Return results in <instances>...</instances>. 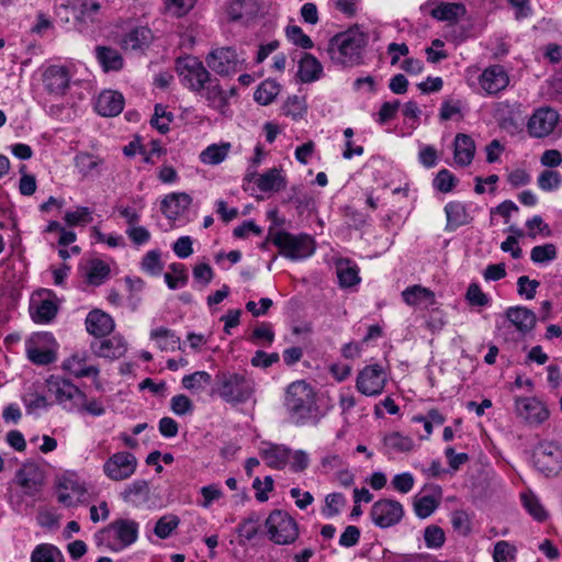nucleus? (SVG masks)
Masks as SVG:
<instances>
[{
  "mask_svg": "<svg viewBox=\"0 0 562 562\" xmlns=\"http://www.w3.org/2000/svg\"><path fill=\"white\" fill-rule=\"evenodd\" d=\"M479 83L487 94H496L506 89L509 76L503 66L492 65L483 70L479 77Z\"/></svg>",
  "mask_w": 562,
  "mask_h": 562,
  "instance_id": "nucleus-19",
  "label": "nucleus"
},
{
  "mask_svg": "<svg viewBox=\"0 0 562 562\" xmlns=\"http://www.w3.org/2000/svg\"><path fill=\"white\" fill-rule=\"evenodd\" d=\"M23 403L29 414H36L48 407L46 396L35 385L24 394Z\"/></svg>",
  "mask_w": 562,
  "mask_h": 562,
  "instance_id": "nucleus-45",
  "label": "nucleus"
},
{
  "mask_svg": "<svg viewBox=\"0 0 562 562\" xmlns=\"http://www.w3.org/2000/svg\"><path fill=\"white\" fill-rule=\"evenodd\" d=\"M88 333L95 337H104L114 329V322L110 315L101 311H92L86 319Z\"/></svg>",
  "mask_w": 562,
  "mask_h": 562,
  "instance_id": "nucleus-27",
  "label": "nucleus"
},
{
  "mask_svg": "<svg viewBox=\"0 0 562 562\" xmlns=\"http://www.w3.org/2000/svg\"><path fill=\"white\" fill-rule=\"evenodd\" d=\"M71 7L82 21L91 20L100 9V4L94 0H71Z\"/></svg>",
  "mask_w": 562,
  "mask_h": 562,
  "instance_id": "nucleus-52",
  "label": "nucleus"
},
{
  "mask_svg": "<svg viewBox=\"0 0 562 562\" xmlns=\"http://www.w3.org/2000/svg\"><path fill=\"white\" fill-rule=\"evenodd\" d=\"M465 12V7L462 3L441 2L431 10V16L439 21L456 23Z\"/></svg>",
  "mask_w": 562,
  "mask_h": 562,
  "instance_id": "nucleus-38",
  "label": "nucleus"
},
{
  "mask_svg": "<svg viewBox=\"0 0 562 562\" xmlns=\"http://www.w3.org/2000/svg\"><path fill=\"white\" fill-rule=\"evenodd\" d=\"M535 464L546 476H555L562 470V449L554 443L543 445L537 453Z\"/></svg>",
  "mask_w": 562,
  "mask_h": 562,
  "instance_id": "nucleus-15",
  "label": "nucleus"
},
{
  "mask_svg": "<svg viewBox=\"0 0 562 562\" xmlns=\"http://www.w3.org/2000/svg\"><path fill=\"white\" fill-rule=\"evenodd\" d=\"M369 35L359 26L339 32L329 38L326 53L333 65L353 68L363 64Z\"/></svg>",
  "mask_w": 562,
  "mask_h": 562,
  "instance_id": "nucleus-1",
  "label": "nucleus"
},
{
  "mask_svg": "<svg viewBox=\"0 0 562 562\" xmlns=\"http://www.w3.org/2000/svg\"><path fill=\"white\" fill-rule=\"evenodd\" d=\"M475 154L473 139L467 134H458L454 138L453 158L457 165L461 167L469 166Z\"/></svg>",
  "mask_w": 562,
  "mask_h": 562,
  "instance_id": "nucleus-31",
  "label": "nucleus"
},
{
  "mask_svg": "<svg viewBox=\"0 0 562 562\" xmlns=\"http://www.w3.org/2000/svg\"><path fill=\"white\" fill-rule=\"evenodd\" d=\"M323 75L321 61L312 54L304 53L299 61L297 76L304 83L318 80Z\"/></svg>",
  "mask_w": 562,
  "mask_h": 562,
  "instance_id": "nucleus-28",
  "label": "nucleus"
},
{
  "mask_svg": "<svg viewBox=\"0 0 562 562\" xmlns=\"http://www.w3.org/2000/svg\"><path fill=\"white\" fill-rule=\"evenodd\" d=\"M370 517L376 527L390 528L403 519L404 507L398 501L382 498L374 502L371 506Z\"/></svg>",
  "mask_w": 562,
  "mask_h": 562,
  "instance_id": "nucleus-10",
  "label": "nucleus"
},
{
  "mask_svg": "<svg viewBox=\"0 0 562 562\" xmlns=\"http://www.w3.org/2000/svg\"><path fill=\"white\" fill-rule=\"evenodd\" d=\"M286 36L295 45L308 49L313 47V41L311 37L303 33L302 29L296 25L286 27Z\"/></svg>",
  "mask_w": 562,
  "mask_h": 562,
  "instance_id": "nucleus-61",
  "label": "nucleus"
},
{
  "mask_svg": "<svg viewBox=\"0 0 562 562\" xmlns=\"http://www.w3.org/2000/svg\"><path fill=\"white\" fill-rule=\"evenodd\" d=\"M30 311L34 322L44 324L56 316L57 305L50 299H32Z\"/></svg>",
  "mask_w": 562,
  "mask_h": 562,
  "instance_id": "nucleus-34",
  "label": "nucleus"
},
{
  "mask_svg": "<svg viewBox=\"0 0 562 562\" xmlns=\"http://www.w3.org/2000/svg\"><path fill=\"white\" fill-rule=\"evenodd\" d=\"M200 93L205 98L210 106L218 111H223L227 106V94L221 88L217 79L210 77Z\"/></svg>",
  "mask_w": 562,
  "mask_h": 562,
  "instance_id": "nucleus-33",
  "label": "nucleus"
},
{
  "mask_svg": "<svg viewBox=\"0 0 562 562\" xmlns=\"http://www.w3.org/2000/svg\"><path fill=\"white\" fill-rule=\"evenodd\" d=\"M269 539L276 544H291L299 537L296 521L283 510H273L266 519Z\"/></svg>",
  "mask_w": 562,
  "mask_h": 562,
  "instance_id": "nucleus-4",
  "label": "nucleus"
},
{
  "mask_svg": "<svg viewBox=\"0 0 562 562\" xmlns=\"http://www.w3.org/2000/svg\"><path fill=\"white\" fill-rule=\"evenodd\" d=\"M110 274V267L108 263L100 259H92L89 261L86 277L87 281L92 285L102 284Z\"/></svg>",
  "mask_w": 562,
  "mask_h": 562,
  "instance_id": "nucleus-44",
  "label": "nucleus"
},
{
  "mask_svg": "<svg viewBox=\"0 0 562 562\" xmlns=\"http://www.w3.org/2000/svg\"><path fill=\"white\" fill-rule=\"evenodd\" d=\"M56 495L60 504L74 507L85 503L87 490L78 480L65 476L58 482Z\"/></svg>",
  "mask_w": 562,
  "mask_h": 562,
  "instance_id": "nucleus-17",
  "label": "nucleus"
},
{
  "mask_svg": "<svg viewBox=\"0 0 562 562\" xmlns=\"http://www.w3.org/2000/svg\"><path fill=\"white\" fill-rule=\"evenodd\" d=\"M15 482L26 495H34L44 483V474L37 464L25 463L18 470Z\"/></svg>",
  "mask_w": 562,
  "mask_h": 562,
  "instance_id": "nucleus-20",
  "label": "nucleus"
},
{
  "mask_svg": "<svg viewBox=\"0 0 562 562\" xmlns=\"http://www.w3.org/2000/svg\"><path fill=\"white\" fill-rule=\"evenodd\" d=\"M61 368L76 378L99 376L100 369L92 363L88 350H77L63 361Z\"/></svg>",
  "mask_w": 562,
  "mask_h": 562,
  "instance_id": "nucleus-14",
  "label": "nucleus"
},
{
  "mask_svg": "<svg viewBox=\"0 0 562 562\" xmlns=\"http://www.w3.org/2000/svg\"><path fill=\"white\" fill-rule=\"evenodd\" d=\"M191 202L192 199L187 193H171L161 201V212L166 217L175 220L189 209Z\"/></svg>",
  "mask_w": 562,
  "mask_h": 562,
  "instance_id": "nucleus-25",
  "label": "nucleus"
},
{
  "mask_svg": "<svg viewBox=\"0 0 562 562\" xmlns=\"http://www.w3.org/2000/svg\"><path fill=\"white\" fill-rule=\"evenodd\" d=\"M506 319L522 335L532 330L536 325L535 313L524 306L509 307L505 312Z\"/></svg>",
  "mask_w": 562,
  "mask_h": 562,
  "instance_id": "nucleus-24",
  "label": "nucleus"
},
{
  "mask_svg": "<svg viewBox=\"0 0 562 562\" xmlns=\"http://www.w3.org/2000/svg\"><path fill=\"white\" fill-rule=\"evenodd\" d=\"M445 213L447 216V231H454L462 225L469 224L472 220L465 205L461 202H449L445 206Z\"/></svg>",
  "mask_w": 562,
  "mask_h": 562,
  "instance_id": "nucleus-32",
  "label": "nucleus"
},
{
  "mask_svg": "<svg viewBox=\"0 0 562 562\" xmlns=\"http://www.w3.org/2000/svg\"><path fill=\"white\" fill-rule=\"evenodd\" d=\"M229 150V143L212 144L200 154V160L205 165H218L226 159Z\"/></svg>",
  "mask_w": 562,
  "mask_h": 562,
  "instance_id": "nucleus-41",
  "label": "nucleus"
},
{
  "mask_svg": "<svg viewBox=\"0 0 562 562\" xmlns=\"http://www.w3.org/2000/svg\"><path fill=\"white\" fill-rule=\"evenodd\" d=\"M559 120V113L552 108H539L528 120L527 131L532 137H546L554 131Z\"/></svg>",
  "mask_w": 562,
  "mask_h": 562,
  "instance_id": "nucleus-13",
  "label": "nucleus"
},
{
  "mask_svg": "<svg viewBox=\"0 0 562 562\" xmlns=\"http://www.w3.org/2000/svg\"><path fill=\"white\" fill-rule=\"evenodd\" d=\"M90 349L97 357L117 359L125 355L127 345L122 337L113 336L108 339L92 341Z\"/></svg>",
  "mask_w": 562,
  "mask_h": 562,
  "instance_id": "nucleus-22",
  "label": "nucleus"
},
{
  "mask_svg": "<svg viewBox=\"0 0 562 562\" xmlns=\"http://www.w3.org/2000/svg\"><path fill=\"white\" fill-rule=\"evenodd\" d=\"M456 177L447 169L440 170L434 179V187L443 193L450 192L456 186Z\"/></svg>",
  "mask_w": 562,
  "mask_h": 562,
  "instance_id": "nucleus-62",
  "label": "nucleus"
},
{
  "mask_svg": "<svg viewBox=\"0 0 562 562\" xmlns=\"http://www.w3.org/2000/svg\"><path fill=\"white\" fill-rule=\"evenodd\" d=\"M53 340L47 333L35 334L26 342V355L30 361L35 364L46 366L56 360L55 352L45 347L47 342Z\"/></svg>",
  "mask_w": 562,
  "mask_h": 562,
  "instance_id": "nucleus-16",
  "label": "nucleus"
},
{
  "mask_svg": "<svg viewBox=\"0 0 562 562\" xmlns=\"http://www.w3.org/2000/svg\"><path fill=\"white\" fill-rule=\"evenodd\" d=\"M285 407L296 425L317 424L323 417L313 389L304 381H296L288 386Z\"/></svg>",
  "mask_w": 562,
  "mask_h": 562,
  "instance_id": "nucleus-2",
  "label": "nucleus"
},
{
  "mask_svg": "<svg viewBox=\"0 0 562 562\" xmlns=\"http://www.w3.org/2000/svg\"><path fill=\"white\" fill-rule=\"evenodd\" d=\"M45 385L47 392L55 396L56 402L68 411L75 409L78 400L83 398L82 391H80L70 381L60 376H49L46 380Z\"/></svg>",
  "mask_w": 562,
  "mask_h": 562,
  "instance_id": "nucleus-11",
  "label": "nucleus"
},
{
  "mask_svg": "<svg viewBox=\"0 0 562 562\" xmlns=\"http://www.w3.org/2000/svg\"><path fill=\"white\" fill-rule=\"evenodd\" d=\"M150 338L161 350L180 349V339L168 328L159 327L150 331Z\"/></svg>",
  "mask_w": 562,
  "mask_h": 562,
  "instance_id": "nucleus-43",
  "label": "nucleus"
},
{
  "mask_svg": "<svg viewBox=\"0 0 562 562\" xmlns=\"http://www.w3.org/2000/svg\"><path fill=\"white\" fill-rule=\"evenodd\" d=\"M216 391L227 403L240 404L247 402L255 392V382L245 373L220 372L215 376Z\"/></svg>",
  "mask_w": 562,
  "mask_h": 562,
  "instance_id": "nucleus-3",
  "label": "nucleus"
},
{
  "mask_svg": "<svg viewBox=\"0 0 562 562\" xmlns=\"http://www.w3.org/2000/svg\"><path fill=\"white\" fill-rule=\"evenodd\" d=\"M273 243L280 248L281 255L292 260L310 257L315 250L314 240L307 235L294 236L285 232H279Z\"/></svg>",
  "mask_w": 562,
  "mask_h": 562,
  "instance_id": "nucleus-7",
  "label": "nucleus"
},
{
  "mask_svg": "<svg viewBox=\"0 0 562 562\" xmlns=\"http://www.w3.org/2000/svg\"><path fill=\"white\" fill-rule=\"evenodd\" d=\"M280 92V86L273 80H265L254 93L255 100L261 105L270 104Z\"/></svg>",
  "mask_w": 562,
  "mask_h": 562,
  "instance_id": "nucleus-48",
  "label": "nucleus"
},
{
  "mask_svg": "<svg viewBox=\"0 0 562 562\" xmlns=\"http://www.w3.org/2000/svg\"><path fill=\"white\" fill-rule=\"evenodd\" d=\"M65 221L70 226L85 225L92 222V216L88 207L80 206L75 211H68L65 214Z\"/></svg>",
  "mask_w": 562,
  "mask_h": 562,
  "instance_id": "nucleus-60",
  "label": "nucleus"
},
{
  "mask_svg": "<svg viewBox=\"0 0 562 562\" xmlns=\"http://www.w3.org/2000/svg\"><path fill=\"white\" fill-rule=\"evenodd\" d=\"M557 257V248L553 244L536 246L531 249L530 258L536 263H544Z\"/></svg>",
  "mask_w": 562,
  "mask_h": 562,
  "instance_id": "nucleus-57",
  "label": "nucleus"
},
{
  "mask_svg": "<svg viewBox=\"0 0 562 562\" xmlns=\"http://www.w3.org/2000/svg\"><path fill=\"white\" fill-rule=\"evenodd\" d=\"M524 507L527 512L538 521H543L547 518V512L539 502V499L531 493L521 495Z\"/></svg>",
  "mask_w": 562,
  "mask_h": 562,
  "instance_id": "nucleus-51",
  "label": "nucleus"
},
{
  "mask_svg": "<svg viewBox=\"0 0 562 562\" xmlns=\"http://www.w3.org/2000/svg\"><path fill=\"white\" fill-rule=\"evenodd\" d=\"M266 464L272 469H283L290 460L291 450L282 445H268L260 450Z\"/></svg>",
  "mask_w": 562,
  "mask_h": 562,
  "instance_id": "nucleus-30",
  "label": "nucleus"
},
{
  "mask_svg": "<svg viewBox=\"0 0 562 562\" xmlns=\"http://www.w3.org/2000/svg\"><path fill=\"white\" fill-rule=\"evenodd\" d=\"M43 82L50 94L63 95L69 88V71L64 66L52 65L43 72Z\"/></svg>",
  "mask_w": 562,
  "mask_h": 562,
  "instance_id": "nucleus-21",
  "label": "nucleus"
},
{
  "mask_svg": "<svg viewBox=\"0 0 562 562\" xmlns=\"http://www.w3.org/2000/svg\"><path fill=\"white\" fill-rule=\"evenodd\" d=\"M424 540L427 548L439 549L443 546L446 536L440 527L430 525L425 528Z\"/></svg>",
  "mask_w": 562,
  "mask_h": 562,
  "instance_id": "nucleus-55",
  "label": "nucleus"
},
{
  "mask_svg": "<svg viewBox=\"0 0 562 562\" xmlns=\"http://www.w3.org/2000/svg\"><path fill=\"white\" fill-rule=\"evenodd\" d=\"M402 299L409 306L435 304V293L430 289L419 284L406 288L402 292Z\"/></svg>",
  "mask_w": 562,
  "mask_h": 562,
  "instance_id": "nucleus-35",
  "label": "nucleus"
},
{
  "mask_svg": "<svg viewBox=\"0 0 562 562\" xmlns=\"http://www.w3.org/2000/svg\"><path fill=\"white\" fill-rule=\"evenodd\" d=\"M95 56L105 72L119 71L123 68V58L120 53L108 46H97Z\"/></svg>",
  "mask_w": 562,
  "mask_h": 562,
  "instance_id": "nucleus-36",
  "label": "nucleus"
},
{
  "mask_svg": "<svg viewBox=\"0 0 562 562\" xmlns=\"http://www.w3.org/2000/svg\"><path fill=\"white\" fill-rule=\"evenodd\" d=\"M493 558L495 562H512L515 558V548L507 541L495 543Z\"/></svg>",
  "mask_w": 562,
  "mask_h": 562,
  "instance_id": "nucleus-64",
  "label": "nucleus"
},
{
  "mask_svg": "<svg viewBox=\"0 0 562 562\" xmlns=\"http://www.w3.org/2000/svg\"><path fill=\"white\" fill-rule=\"evenodd\" d=\"M138 522L132 519H116L100 533L106 536L110 550L119 552L136 542Z\"/></svg>",
  "mask_w": 562,
  "mask_h": 562,
  "instance_id": "nucleus-5",
  "label": "nucleus"
},
{
  "mask_svg": "<svg viewBox=\"0 0 562 562\" xmlns=\"http://www.w3.org/2000/svg\"><path fill=\"white\" fill-rule=\"evenodd\" d=\"M171 120L172 113L168 112L161 104H156L155 113L150 122L160 133L169 131V123Z\"/></svg>",
  "mask_w": 562,
  "mask_h": 562,
  "instance_id": "nucleus-58",
  "label": "nucleus"
},
{
  "mask_svg": "<svg viewBox=\"0 0 562 562\" xmlns=\"http://www.w3.org/2000/svg\"><path fill=\"white\" fill-rule=\"evenodd\" d=\"M75 167L83 178L100 176L104 160L87 151L78 153L74 158Z\"/></svg>",
  "mask_w": 562,
  "mask_h": 562,
  "instance_id": "nucleus-26",
  "label": "nucleus"
},
{
  "mask_svg": "<svg viewBox=\"0 0 562 562\" xmlns=\"http://www.w3.org/2000/svg\"><path fill=\"white\" fill-rule=\"evenodd\" d=\"M169 269L172 273H165V281L169 289L176 290L178 288H182L188 282V273L182 263H172L169 266Z\"/></svg>",
  "mask_w": 562,
  "mask_h": 562,
  "instance_id": "nucleus-49",
  "label": "nucleus"
},
{
  "mask_svg": "<svg viewBox=\"0 0 562 562\" xmlns=\"http://www.w3.org/2000/svg\"><path fill=\"white\" fill-rule=\"evenodd\" d=\"M31 562H64V558L55 546L43 543L32 552Z\"/></svg>",
  "mask_w": 562,
  "mask_h": 562,
  "instance_id": "nucleus-46",
  "label": "nucleus"
},
{
  "mask_svg": "<svg viewBox=\"0 0 562 562\" xmlns=\"http://www.w3.org/2000/svg\"><path fill=\"white\" fill-rule=\"evenodd\" d=\"M260 10L258 0H232L227 13L234 21L243 20L248 22L255 18Z\"/></svg>",
  "mask_w": 562,
  "mask_h": 562,
  "instance_id": "nucleus-29",
  "label": "nucleus"
},
{
  "mask_svg": "<svg viewBox=\"0 0 562 562\" xmlns=\"http://www.w3.org/2000/svg\"><path fill=\"white\" fill-rule=\"evenodd\" d=\"M137 464L138 461L133 453L120 451L112 454L103 463V472L112 481H124L135 473Z\"/></svg>",
  "mask_w": 562,
  "mask_h": 562,
  "instance_id": "nucleus-12",
  "label": "nucleus"
},
{
  "mask_svg": "<svg viewBox=\"0 0 562 562\" xmlns=\"http://www.w3.org/2000/svg\"><path fill=\"white\" fill-rule=\"evenodd\" d=\"M336 270L340 286L349 288L360 282L358 268L349 260H339Z\"/></svg>",
  "mask_w": 562,
  "mask_h": 562,
  "instance_id": "nucleus-42",
  "label": "nucleus"
},
{
  "mask_svg": "<svg viewBox=\"0 0 562 562\" xmlns=\"http://www.w3.org/2000/svg\"><path fill=\"white\" fill-rule=\"evenodd\" d=\"M142 269L150 276H158L162 271L164 265L160 260V252L158 250L148 251L142 260Z\"/></svg>",
  "mask_w": 562,
  "mask_h": 562,
  "instance_id": "nucleus-54",
  "label": "nucleus"
},
{
  "mask_svg": "<svg viewBox=\"0 0 562 562\" xmlns=\"http://www.w3.org/2000/svg\"><path fill=\"white\" fill-rule=\"evenodd\" d=\"M561 175L558 171L546 169L538 178V186L543 191H552L560 187Z\"/></svg>",
  "mask_w": 562,
  "mask_h": 562,
  "instance_id": "nucleus-59",
  "label": "nucleus"
},
{
  "mask_svg": "<svg viewBox=\"0 0 562 562\" xmlns=\"http://www.w3.org/2000/svg\"><path fill=\"white\" fill-rule=\"evenodd\" d=\"M212 382L211 374L206 371H195L191 374L184 375L181 380L183 389L193 394H200Z\"/></svg>",
  "mask_w": 562,
  "mask_h": 562,
  "instance_id": "nucleus-40",
  "label": "nucleus"
},
{
  "mask_svg": "<svg viewBox=\"0 0 562 562\" xmlns=\"http://www.w3.org/2000/svg\"><path fill=\"white\" fill-rule=\"evenodd\" d=\"M245 58L233 47H220L211 50L206 57L207 66L220 76L240 71Z\"/></svg>",
  "mask_w": 562,
  "mask_h": 562,
  "instance_id": "nucleus-9",
  "label": "nucleus"
},
{
  "mask_svg": "<svg viewBox=\"0 0 562 562\" xmlns=\"http://www.w3.org/2000/svg\"><path fill=\"white\" fill-rule=\"evenodd\" d=\"M345 505L346 498L341 493H331L325 497V506L322 513L324 516L330 518L337 516Z\"/></svg>",
  "mask_w": 562,
  "mask_h": 562,
  "instance_id": "nucleus-53",
  "label": "nucleus"
},
{
  "mask_svg": "<svg viewBox=\"0 0 562 562\" xmlns=\"http://www.w3.org/2000/svg\"><path fill=\"white\" fill-rule=\"evenodd\" d=\"M386 383V370L378 363L368 364L359 371L356 389L366 396H378L384 392Z\"/></svg>",
  "mask_w": 562,
  "mask_h": 562,
  "instance_id": "nucleus-8",
  "label": "nucleus"
},
{
  "mask_svg": "<svg viewBox=\"0 0 562 562\" xmlns=\"http://www.w3.org/2000/svg\"><path fill=\"white\" fill-rule=\"evenodd\" d=\"M153 38L151 31L140 26L128 32L121 41V46L125 50H136L148 46Z\"/></svg>",
  "mask_w": 562,
  "mask_h": 562,
  "instance_id": "nucleus-37",
  "label": "nucleus"
},
{
  "mask_svg": "<svg viewBox=\"0 0 562 562\" xmlns=\"http://www.w3.org/2000/svg\"><path fill=\"white\" fill-rule=\"evenodd\" d=\"M256 184L263 192L280 191L285 187V179L280 169L271 168L258 177Z\"/></svg>",
  "mask_w": 562,
  "mask_h": 562,
  "instance_id": "nucleus-39",
  "label": "nucleus"
},
{
  "mask_svg": "<svg viewBox=\"0 0 562 562\" xmlns=\"http://www.w3.org/2000/svg\"><path fill=\"white\" fill-rule=\"evenodd\" d=\"M515 411L518 417L532 425L542 424L549 417L544 404L535 397L516 398Z\"/></svg>",
  "mask_w": 562,
  "mask_h": 562,
  "instance_id": "nucleus-18",
  "label": "nucleus"
},
{
  "mask_svg": "<svg viewBox=\"0 0 562 562\" xmlns=\"http://www.w3.org/2000/svg\"><path fill=\"white\" fill-rule=\"evenodd\" d=\"M171 411L179 416L191 414L193 411L192 401L184 394H179L170 400Z\"/></svg>",
  "mask_w": 562,
  "mask_h": 562,
  "instance_id": "nucleus-63",
  "label": "nucleus"
},
{
  "mask_svg": "<svg viewBox=\"0 0 562 562\" xmlns=\"http://www.w3.org/2000/svg\"><path fill=\"white\" fill-rule=\"evenodd\" d=\"M439 504L440 501L430 495L415 496L413 501L414 512L420 519L429 517Z\"/></svg>",
  "mask_w": 562,
  "mask_h": 562,
  "instance_id": "nucleus-47",
  "label": "nucleus"
},
{
  "mask_svg": "<svg viewBox=\"0 0 562 562\" xmlns=\"http://www.w3.org/2000/svg\"><path fill=\"white\" fill-rule=\"evenodd\" d=\"M124 108V98L117 91L101 92L95 102V110L102 116H116Z\"/></svg>",
  "mask_w": 562,
  "mask_h": 562,
  "instance_id": "nucleus-23",
  "label": "nucleus"
},
{
  "mask_svg": "<svg viewBox=\"0 0 562 562\" xmlns=\"http://www.w3.org/2000/svg\"><path fill=\"white\" fill-rule=\"evenodd\" d=\"M384 443L387 448L397 452H408L414 448L413 439L400 432L385 436Z\"/></svg>",
  "mask_w": 562,
  "mask_h": 562,
  "instance_id": "nucleus-50",
  "label": "nucleus"
},
{
  "mask_svg": "<svg viewBox=\"0 0 562 562\" xmlns=\"http://www.w3.org/2000/svg\"><path fill=\"white\" fill-rule=\"evenodd\" d=\"M179 519L176 516H162L155 526L154 532L160 539H166L178 527Z\"/></svg>",
  "mask_w": 562,
  "mask_h": 562,
  "instance_id": "nucleus-56",
  "label": "nucleus"
},
{
  "mask_svg": "<svg viewBox=\"0 0 562 562\" xmlns=\"http://www.w3.org/2000/svg\"><path fill=\"white\" fill-rule=\"evenodd\" d=\"M176 70L182 85L194 92H201L211 77L202 61L193 56L178 58Z\"/></svg>",
  "mask_w": 562,
  "mask_h": 562,
  "instance_id": "nucleus-6",
  "label": "nucleus"
}]
</instances>
